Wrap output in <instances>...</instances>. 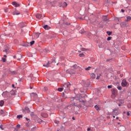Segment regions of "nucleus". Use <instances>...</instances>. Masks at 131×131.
Returning a JSON list of instances; mask_svg holds the SVG:
<instances>
[{
    "label": "nucleus",
    "mask_w": 131,
    "mask_h": 131,
    "mask_svg": "<svg viewBox=\"0 0 131 131\" xmlns=\"http://www.w3.org/2000/svg\"><path fill=\"white\" fill-rule=\"evenodd\" d=\"M71 101L72 102L71 105L72 107H82L85 103V101L80 100L78 96L71 98Z\"/></svg>",
    "instance_id": "f257e3e1"
},
{
    "label": "nucleus",
    "mask_w": 131,
    "mask_h": 131,
    "mask_svg": "<svg viewBox=\"0 0 131 131\" xmlns=\"http://www.w3.org/2000/svg\"><path fill=\"white\" fill-rule=\"evenodd\" d=\"M70 85H71V84L69 82L65 83L63 84V88L64 90V92H67V91H70Z\"/></svg>",
    "instance_id": "f03ea898"
},
{
    "label": "nucleus",
    "mask_w": 131,
    "mask_h": 131,
    "mask_svg": "<svg viewBox=\"0 0 131 131\" xmlns=\"http://www.w3.org/2000/svg\"><path fill=\"white\" fill-rule=\"evenodd\" d=\"M72 69H77L79 71H82V69L79 66H77V64H75L72 67Z\"/></svg>",
    "instance_id": "7ed1b4c3"
},
{
    "label": "nucleus",
    "mask_w": 131,
    "mask_h": 131,
    "mask_svg": "<svg viewBox=\"0 0 131 131\" xmlns=\"http://www.w3.org/2000/svg\"><path fill=\"white\" fill-rule=\"evenodd\" d=\"M121 85L122 86H127V85H128V83H127V82H126V80H125V79L122 80V82L121 83Z\"/></svg>",
    "instance_id": "20e7f679"
},
{
    "label": "nucleus",
    "mask_w": 131,
    "mask_h": 131,
    "mask_svg": "<svg viewBox=\"0 0 131 131\" xmlns=\"http://www.w3.org/2000/svg\"><path fill=\"white\" fill-rule=\"evenodd\" d=\"M117 94V91L116 89H113L112 90V96L114 98L115 97V95Z\"/></svg>",
    "instance_id": "39448f33"
},
{
    "label": "nucleus",
    "mask_w": 131,
    "mask_h": 131,
    "mask_svg": "<svg viewBox=\"0 0 131 131\" xmlns=\"http://www.w3.org/2000/svg\"><path fill=\"white\" fill-rule=\"evenodd\" d=\"M3 97H5V98H7L9 97V92H4L2 94Z\"/></svg>",
    "instance_id": "423d86ee"
},
{
    "label": "nucleus",
    "mask_w": 131,
    "mask_h": 131,
    "mask_svg": "<svg viewBox=\"0 0 131 131\" xmlns=\"http://www.w3.org/2000/svg\"><path fill=\"white\" fill-rule=\"evenodd\" d=\"M67 72H68L70 74H75V72L73 70H68Z\"/></svg>",
    "instance_id": "0eeeda50"
},
{
    "label": "nucleus",
    "mask_w": 131,
    "mask_h": 131,
    "mask_svg": "<svg viewBox=\"0 0 131 131\" xmlns=\"http://www.w3.org/2000/svg\"><path fill=\"white\" fill-rule=\"evenodd\" d=\"M117 103L118 104V105L120 106L121 104H123V103H124V101H123V100H119L117 101Z\"/></svg>",
    "instance_id": "6e6552de"
},
{
    "label": "nucleus",
    "mask_w": 131,
    "mask_h": 131,
    "mask_svg": "<svg viewBox=\"0 0 131 131\" xmlns=\"http://www.w3.org/2000/svg\"><path fill=\"white\" fill-rule=\"evenodd\" d=\"M24 111L25 112V113H29V112H30V110H29L28 107H26Z\"/></svg>",
    "instance_id": "1a4fd4ad"
},
{
    "label": "nucleus",
    "mask_w": 131,
    "mask_h": 131,
    "mask_svg": "<svg viewBox=\"0 0 131 131\" xmlns=\"http://www.w3.org/2000/svg\"><path fill=\"white\" fill-rule=\"evenodd\" d=\"M16 59L20 61L21 59H22V55L21 54H18L16 55Z\"/></svg>",
    "instance_id": "9d476101"
},
{
    "label": "nucleus",
    "mask_w": 131,
    "mask_h": 131,
    "mask_svg": "<svg viewBox=\"0 0 131 131\" xmlns=\"http://www.w3.org/2000/svg\"><path fill=\"white\" fill-rule=\"evenodd\" d=\"M12 5L13 6H15V7H16V8H17V7H20V4L17 3L15 2H12Z\"/></svg>",
    "instance_id": "9b49d317"
},
{
    "label": "nucleus",
    "mask_w": 131,
    "mask_h": 131,
    "mask_svg": "<svg viewBox=\"0 0 131 131\" xmlns=\"http://www.w3.org/2000/svg\"><path fill=\"white\" fill-rule=\"evenodd\" d=\"M31 98H36V97H37V94H36V93H32L31 94Z\"/></svg>",
    "instance_id": "f8f14e48"
},
{
    "label": "nucleus",
    "mask_w": 131,
    "mask_h": 131,
    "mask_svg": "<svg viewBox=\"0 0 131 131\" xmlns=\"http://www.w3.org/2000/svg\"><path fill=\"white\" fill-rule=\"evenodd\" d=\"M1 115H3V116H5L6 115V111H4L3 110H1L0 112Z\"/></svg>",
    "instance_id": "ddd939ff"
},
{
    "label": "nucleus",
    "mask_w": 131,
    "mask_h": 131,
    "mask_svg": "<svg viewBox=\"0 0 131 131\" xmlns=\"http://www.w3.org/2000/svg\"><path fill=\"white\" fill-rule=\"evenodd\" d=\"M41 17H42V15H41V14H36V17L37 18V19H40V18H41Z\"/></svg>",
    "instance_id": "4468645a"
},
{
    "label": "nucleus",
    "mask_w": 131,
    "mask_h": 131,
    "mask_svg": "<svg viewBox=\"0 0 131 131\" xmlns=\"http://www.w3.org/2000/svg\"><path fill=\"white\" fill-rule=\"evenodd\" d=\"M13 15H20V12L17 10H15L13 12Z\"/></svg>",
    "instance_id": "2eb2a0df"
},
{
    "label": "nucleus",
    "mask_w": 131,
    "mask_h": 131,
    "mask_svg": "<svg viewBox=\"0 0 131 131\" xmlns=\"http://www.w3.org/2000/svg\"><path fill=\"white\" fill-rule=\"evenodd\" d=\"M102 20H103V21H105V22H107L108 19L107 18V16H104L102 17Z\"/></svg>",
    "instance_id": "dca6fc26"
},
{
    "label": "nucleus",
    "mask_w": 131,
    "mask_h": 131,
    "mask_svg": "<svg viewBox=\"0 0 131 131\" xmlns=\"http://www.w3.org/2000/svg\"><path fill=\"white\" fill-rule=\"evenodd\" d=\"M113 114L114 115L117 116V115H118L119 113H118V112H117V110H115V111H114L113 112Z\"/></svg>",
    "instance_id": "f3484780"
},
{
    "label": "nucleus",
    "mask_w": 131,
    "mask_h": 131,
    "mask_svg": "<svg viewBox=\"0 0 131 131\" xmlns=\"http://www.w3.org/2000/svg\"><path fill=\"white\" fill-rule=\"evenodd\" d=\"M43 66H44V67H50V62H48L47 63H45Z\"/></svg>",
    "instance_id": "a211bd4d"
},
{
    "label": "nucleus",
    "mask_w": 131,
    "mask_h": 131,
    "mask_svg": "<svg viewBox=\"0 0 131 131\" xmlns=\"http://www.w3.org/2000/svg\"><path fill=\"white\" fill-rule=\"evenodd\" d=\"M95 108L97 110V111H100V106H99V105H95Z\"/></svg>",
    "instance_id": "6ab92c4d"
},
{
    "label": "nucleus",
    "mask_w": 131,
    "mask_h": 131,
    "mask_svg": "<svg viewBox=\"0 0 131 131\" xmlns=\"http://www.w3.org/2000/svg\"><path fill=\"white\" fill-rule=\"evenodd\" d=\"M43 28H45V29H46V30H49V29H50L51 28H50V27H49V26L48 25H45L43 27Z\"/></svg>",
    "instance_id": "aec40b11"
},
{
    "label": "nucleus",
    "mask_w": 131,
    "mask_h": 131,
    "mask_svg": "<svg viewBox=\"0 0 131 131\" xmlns=\"http://www.w3.org/2000/svg\"><path fill=\"white\" fill-rule=\"evenodd\" d=\"M4 104H5V101H4V100H1L0 101V106L3 107V106H4Z\"/></svg>",
    "instance_id": "412c9836"
},
{
    "label": "nucleus",
    "mask_w": 131,
    "mask_h": 131,
    "mask_svg": "<svg viewBox=\"0 0 131 131\" xmlns=\"http://www.w3.org/2000/svg\"><path fill=\"white\" fill-rule=\"evenodd\" d=\"M91 77H92V78H93V79L96 78V75H95V74L94 73H92L91 74Z\"/></svg>",
    "instance_id": "4be33fe9"
},
{
    "label": "nucleus",
    "mask_w": 131,
    "mask_h": 131,
    "mask_svg": "<svg viewBox=\"0 0 131 131\" xmlns=\"http://www.w3.org/2000/svg\"><path fill=\"white\" fill-rule=\"evenodd\" d=\"M126 21L127 22H129V21H130L131 20V17L130 16H126Z\"/></svg>",
    "instance_id": "5701e85b"
},
{
    "label": "nucleus",
    "mask_w": 131,
    "mask_h": 131,
    "mask_svg": "<svg viewBox=\"0 0 131 131\" xmlns=\"http://www.w3.org/2000/svg\"><path fill=\"white\" fill-rule=\"evenodd\" d=\"M62 7H67V3H66V2H63L62 4Z\"/></svg>",
    "instance_id": "b1692460"
},
{
    "label": "nucleus",
    "mask_w": 131,
    "mask_h": 131,
    "mask_svg": "<svg viewBox=\"0 0 131 131\" xmlns=\"http://www.w3.org/2000/svg\"><path fill=\"white\" fill-rule=\"evenodd\" d=\"M64 90V88H60L58 89V92H62Z\"/></svg>",
    "instance_id": "393cba45"
},
{
    "label": "nucleus",
    "mask_w": 131,
    "mask_h": 131,
    "mask_svg": "<svg viewBox=\"0 0 131 131\" xmlns=\"http://www.w3.org/2000/svg\"><path fill=\"white\" fill-rule=\"evenodd\" d=\"M22 115H19L17 116V118H18V119H20V118H22Z\"/></svg>",
    "instance_id": "a878e982"
},
{
    "label": "nucleus",
    "mask_w": 131,
    "mask_h": 131,
    "mask_svg": "<svg viewBox=\"0 0 131 131\" xmlns=\"http://www.w3.org/2000/svg\"><path fill=\"white\" fill-rule=\"evenodd\" d=\"M4 11H5V13H8V12H9V8H5Z\"/></svg>",
    "instance_id": "bb28decb"
},
{
    "label": "nucleus",
    "mask_w": 131,
    "mask_h": 131,
    "mask_svg": "<svg viewBox=\"0 0 131 131\" xmlns=\"http://www.w3.org/2000/svg\"><path fill=\"white\" fill-rule=\"evenodd\" d=\"M107 34H108V35L110 36L111 35V34H112V32H110V31H107L106 32Z\"/></svg>",
    "instance_id": "cd10ccee"
},
{
    "label": "nucleus",
    "mask_w": 131,
    "mask_h": 131,
    "mask_svg": "<svg viewBox=\"0 0 131 131\" xmlns=\"http://www.w3.org/2000/svg\"><path fill=\"white\" fill-rule=\"evenodd\" d=\"M91 68H92V67H88V68H86L85 69V70H86V71H88V70H90V69H91Z\"/></svg>",
    "instance_id": "c85d7f7f"
},
{
    "label": "nucleus",
    "mask_w": 131,
    "mask_h": 131,
    "mask_svg": "<svg viewBox=\"0 0 131 131\" xmlns=\"http://www.w3.org/2000/svg\"><path fill=\"white\" fill-rule=\"evenodd\" d=\"M11 95H13V96H14V95H16V93L14 92V91H11L10 92Z\"/></svg>",
    "instance_id": "c756f323"
},
{
    "label": "nucleus",
    "mask_w": 131,
    "mask_h": 131,
    "mask_svg": "<svg viewBox=\"0 0 131 131\" xmlns=\"http://www.w3.org/2000/svg\"><path fill=\"white\" fill-rule=\"evenodd\" d=\"M3 52H5V53H6V54H8V53H9V50L5 49V50H3Z\"/></svg>",
    "instance_id": "7c9ffc66"
},
{
    "label": "nucleus",
    "mask_w": 131,
    "mask_h": 131,
    "mask_svg": "<svg viewBox=\"0 0 131 131\" xmlns=\"http://www.w3.org/2000/svg\"><path fill=\"white\" fill-rule=\"evenodd\" d=\"M79 57H84V55L83 54V53H81L79 54Z\"/></svg>",
    "instance_id": "2f4dec72"
},
{
    "label": "nucleus",
    "mask_w": 131,
    "mask_h": 131,
    "mask_svg": "<svg viewBox=\"0 0 131 131\" xmlns=\"http://www.w3.org/2000/svg\"><path fill=\"white\" fill-rule=\"evenodd\" d=\"M117 89H118V90H119V91H121V90H122L121 86H118Z\"/></svg>",
    "instance_id": "473e14b6"
},
{
    "label": "nucleus",
    "mask_w": 131,
    "mask_h": 131,
    "mask_svg": "<svg viewBox=\"0 0 131 131\" xmlns=\"http://www.w3.org/2000/svg\"><path fill=\"white\" fill-rule=\"evenodd\" d=\"M34 42H35L34 40L31 41L30 42L31 46H32V45H34Z\"/></svg>",
    "instance_id": "72a5a7b5"
},
{
    "label": "nucleus",
    "mask_w": 131,
    "mask_h": 131,
    "mask_svg": "<svg viewBox=\"0 0 131 131\" xmlns=\"http://www.w3.org/2000/svg\"><path fill=\"white\" fill-rule=\"evenodd\" d=\"M111 38H112V37H108L107 38V40H111Z\"/></svg>",
    "instance_id": "f704fd0d"
},
{
    "label": "nucleus",
    "mask_w": 131,
    "mask_h": 131,
    "mask_svg": "<svg viewBox=\"0 0 131 131\" xmlns=\"http://www.w3.org/2000/svg\"><path fill=\"white\" fill-rule=\"evenodd\" d=\"M107 88H108V89H112V85H108V86H107Z\"/></svg>",
    "instance_id": "c9c22d12"
},
{
    "label": "nucleus",
    "mask_w": 131,
    "mask_h": 131,
    "mask_svg": "<svg viewBox=\"0 0 131 131\" xmlns=\"http://www.w3.org/2000/svg\"><path fill=\"white\" fill-rule=\"evenodd\" d=\"M127 116H129L130 115V112H127Z\"/></svg>",
    "instance_id": "e433bc0d"
},
{
    "label": "nucleus",
    "mask_w": 131,
    "mask_h": 131,
    "mask_svg": "<svg viewBox=\"0 0 131 131\" xmlns=\"http://www.w3.org/2000/svg\"><path fill=\"white\" fill-rule=\"evenodd\" d=\"M14 43L17 44L18 43V40L15 39L14 40Z\"/></svg>",
    "instance_id": "4c0bfd02"
},
{
    "label": "nucleus",
    "mask_w": 131,
    "mask_h": 131,
    "mask_svg": "<svg viewBox=\"0 0 131 131\" xmlns=\"http://www.w3.org/2000/svg\"><path fill=\"white\" fill-rule=\"evenodd\" d=\"M20 125H16V128H20Z\"/></svg>",
    "instance_id": "58836bf2"
},
{
    "label": "nucleus",
    "mask_w": 131,
    "mask_h": 131,
    "mask_svg": "<svg viewBox=\"0 0 131 131\" xmlns=\"http://www.w3.org/2000/svg\"><path fill=\"white\" fill-rule=\"evenodd\" d=\"M100 76H101V75H100L99 76H98L96 77V79H100Z\"/></svg>",
    "instance_id": "ea45409f"
},
{
    "label": "nucleus",
    "mask_w": 131,
    "mask_h": 131,
    "mask_svg": "<svg viewBox=\"0 0 131 131\" xmlns=\"http://www.w3.org/2000/svg\"><path fill=\"white\" fill-rule=\"evenodd\" d=\"M42 120L40 119H38V122H41Z\"/></svg>",
    "instance_id": "a19ab883"
},
{
    "label": "nucleus",
    "mask_w": 131,
    "mask_h": 131,
    "mask_svg": "<svg viewBox=\"0 0 131 131\" xmlns=\"http://www.w3.org/2000/svg\"><path fill=\"white\" fill-rule=\"evenodd\" d=\"M2 60H3V62H6V58H2Z\"/></svg>",
    "instance_id": "79ce46f5"
},
{
    "label": "nucleus",
    "mask_w": 131,
    "mask_h": 131,
    "mask_svg": "<svg viewBox=\"0 0 131 131\" xmlns=\"http://www.w3.org/2000/svg\"><path fill=\"white\" fill-rule=\"evenodd\" d=\"M0 128L1 129H2V130H3V129H4V128H3V125H0Z\"/></svg>",
    "instance_id": "37998d69"
},
{
    "label": "nucleus",
    "mask_w": 131,
    "mask_h": 131,
    "mask_svg": "<svg viewBox=\"0 0 131 131\" xmlns=\"http://www.w3.org/2000/svg\"><path fill=\"white\" fill-rule=\"evenodd\" d=\"M14 130H16V131H18V130H19V128L16 127V128H14Z\"/></svg>",
    "instance_id": "c03bdc74"
},
{
    "label": "nucleus",
    "mask_w": 131,
    "mask_h": 131,
    "mask_svg": "<svg viewBox=\"0 0 131 131\" xmlns=\"http://www.w3.org/2000/svg\"><path fill=\"white\" fill-rule=\"evenodd\" d=\"M55 123H56L57 124H58V123H59V121L55 120Z\"/></svg>",
    "instance_id": "a18cd8bd"
},
{
    "label": "nucleus",
    "mask_w": 131,
    "mask_h": 131,
    "mask_svg": "<svg viewBox=\"0 0 131 131\" xmlns=\"http://www.w3.org/2000/svg\"><path fill=\"white\" fill-rule=\"evenodd\" d=\"M81 51H86V49H85V48H82Z\"/></svg>",
    "instance_id": "49530a36"
},
{
    "label": "nucleus",
    "mask_w": 131,
    "mask_h": 131,
    "mask_svg": "<svg viewBox=\"0 0 131 131\" xmlns=\"http://www.w3.org/2000/svg\"><path fill=\"white\" fill-rule=\"evenodd\" d=\"M12 88H13L14 89H15V84H12Z\"/></svg>",
    "instance_id": "de8ad7c7"
},
{
    "label": "nucleus",
    "mask_w": 131,
    "mask_h": 131,
    "mask_svg": "<svg viewBox=\"0 0 131 131\" xmlns=\"http://www.w3.org/2000/svg\"><path fill=\"white\" fill-rule=\"evenodd\" d=\"M44 90H45V91H48V88L45 87V88H44Z\"/></svg>",
    "instance_id": "09e8293b"
},
{
    "label": "nucleus",
    "mask_w": 131,
    "mask_h": 131,
    "mask_svg": "<svg viewBox=\"0 0 131 131\" xmlns=\"http://www.w3.org/2000/svg\"><path fill=\"white\" fill-rule=\"evenodd\" d=\"M128 108H130L131 107V104H129L127 106Z\"/></svg>",
    "instance_id": "8fccbe9b"
},
{
    "label": "nucleus",
    "mask_w": 131,
    "mask_h": 131,
    "mask_svg": "<svg viewBox=\"0 0 131 131\" xmlns=\"http://www.w3.org/2000/svg\"><path fill=\"white\" fill-rule=\"evenodd\" d=\"M121 11L122 13H124V10L121 9Z\"/></svg>",
    "instance_id": "3c124183"
},
{
    "label": "nucleus",
    "mask_w": 131,
    "mask_h": 131,
    "mask_svg": "<svg viewBox=\"0 0 131 131\" xmlns=\"http://www.w3.org/2000/svg\"><path fill=\"white\" fill-rule=\"evenodd\" d=\"M4 58H7V55H4Z\"/></svg>",
    "instance_id": "603ef678"
},
{
    "label": "nucleus",
    "mask_w": 131,
    "mask_h": 131,
    "mask_svg": "<svg viewBox=\"0 0 131 131\" xmlns=\"http://www.w3.org/2000/svg\"><path fill=\"white\" fill-rule=\"evenodd\" d=\"M87 130H91V128H88Z\"/></svg>",
    "instance_id": "864d4df0"
},
{
    "label": "nucleus",
    "mask_w": 131,
    "mask_h": 131,
    "mask_svg": "<svg viewBox=\"0 0 131 131\" xmlns=\"http://www.w3.org/2000/svg\"><path fill=\"white\" fill-rule=\"evenodd\" d=\"M45 116L44 117H48V115L47 114H45Z\"/></svg>",
    "instance_id": "5fc2aeb1"
},
{
    "label": "nucleus",
    "mask_w": 131,
    "mask_h": 131,
    "mask_svg": "<svg viewBox=\"0 0 131 131\" xmlns=\"http://www.w3.org/2000/svg\"><path fill=\"white\" fill-rule=\"evenodd\" d=\"M83 33H84V32H82L81 33V34H83Z\"/></svg>",
    "instance_id": "6e6d98bb"
},
{
    "label": "nucleus",
    "mask_w": 131,
    "mask_h": 131,
    "mask_svg": "<svg viewBox=\"0 0 131 131\" xmlns=\"http://www.w3.org/2000/svg\"><path fill=\"white\" fill-rule=\"evenodd\" d=\"M22 131H27V130H25V129H24V128L22 129Z\"/></svg>",
    "instance_id": "4d7b16f0"
},
{
    "label": "nucleus",
    "mask_w": 131,
    "mask_h": 131,
    "mask_svg": "<svg viewBox=\"0 0 131 131\" xmlns=\"http://www.w3.org/2000/svg\"><path fill=\"white\" fill-rule=\"evenodd\" d=\"M13 58H17V56H14Z\"/></svg>",
    "instance_id": "13d9d810"
},
{
    "label": "nucleus",
    "mask_w": 131,
    "mask_h": 131,
    "mask_svg": "<svg viewBox=\"0 0 131 131\" xmlns=\"http://www.w3.org/2000/svg\"><path fill=\"white\" fill-rule=\"evenodd\" d=\"M72 119H73V120H75V118H74V117H73Z\"/></svg>",
    "instance_id": "bf43d9fd"
},
{
    "label": "nucleus",
    "mask_w": 131,
    "mask_h": 131,
    "mask_svg": "<svg viewBox=\"0 0 131 131\" xmlns=\"http://www.w3.org/2000/svg\"><path fill=\"white\" fill-rule=\"evenodd\" d=\"M26 120H29V119H28V118H26Z\"/></svg>",
    "instance_id": "052dcab7"
},
{
    "label": "nucleus",
    "mask_w": 131,
    "mask_h": 131,
    "mask_svg": "<svg viewBox=\"0 0 131 131\" xmlns=\"http://www.w3.org/2000/svg\"><path fill=\"white\" fill-rule=\"evenodd\" d=\"M113 118H115V116H113Z\"/></svg>",
    "instance_id": "680f3d73"
},
{
    "label": "nucleus",
    "mask_w": 131,
    "mask_h": 131,
    "mask_svg": "<svg viewBox=\"0 0 131 131\" xmlns=\"http://www.w3.org/2000/svg\"><path fill=\"white\" fill-rule=\"evenodd\" d=\"M95 2H97V1H99V0H94Z\"/></svg>",
    "instance_id": "e2e57ef3"
},
{
    "label": "nucleus",
    "mask_w": 131,
    "mask_h": 131,
    "mask_svg": "<svg viewBox=\"0 0 131 131\" xmlns=\"http://www.w3.org/2000/svg\"><path fill=\"white\" fill-rule=\"evenodd\" d=\"M116 119H118V117H116Z\"/></svg>",
    "instance_id": "0e129e2a"
},
{
    "label": "nucleus",
    "mask_w": 131,
    "mask_h": 131,
    "mask_svg": "<svg viewBox=\"0 0 131 131\" xmlns=\"http://www.w3.org/2000/svg\"><path fill=\"white\" fill-rule=\"evenodd\" d=\"M66 25H69V24H66Z\"/></svg>",
    "instance_id": "69168bd1"
},
{
    "label": "nucleus",
    "mask_w": 131,
    "mask_h": 131,
    "mask_svg": "<svg viewBox=\"0 0 131 131\" xmlns=\"http://www.w3.org/2000/svg\"><path fill=\"white\" fill-rule=\"evenodd\" d=\"M21 27H24V26H21Z\"/></svg>",
    "instance_id": "338daca9"
},
{
    "label": "nucleus",
    "mask_w": 131,
    "mask_h": 131,
    "mask_svg": "<svg viewBox=\"0 0 131 131\" xmlns=\"http://www.w3.org/2000/svg\"><path fill=\"white\" fill-rule=\"evenodd\" d=\"M79 53H80V51H79Z\"/></svg>",
    "instance_id": "774afa93"
}]
</instances>
